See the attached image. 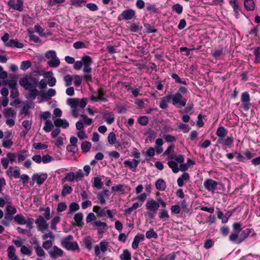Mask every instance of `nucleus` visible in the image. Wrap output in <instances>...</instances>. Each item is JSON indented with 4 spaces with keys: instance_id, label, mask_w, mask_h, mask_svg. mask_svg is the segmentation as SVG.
<instances>
[{
    "instance_id": "1",
    "label": "nucleus",
    "mask_w": 260,
    "mask_h": 260,
    "mask_svg": "<svg viewBox=\"0 0 260 260\" xmlns=\"http://www.w3.org/2000/svg\"><path fill=\"white\" fill-rule=\"evenodd\" d=\"M67 104L71 107L73 117L77 118L78 116L81 115L83 117V119L81 120L83 124L86 125H89L92 123V119L81 114L82 110L87 105L86 99H69L67 100Z\"/></svg>"
},
{
    "instance_id": "2",
    "label": "nucleus",
    "mask_w": 260,
    "mask_h": 260,
    "mask_svg": "<svg viewBox=\"0 0 260 260\" xmlns=\"http://www.w3.org/2000/svg\"><path fill=\"white\" fill-rule=\"evenodd\" d=\"M242 224L239 222H235L232 226V232L229 236V240L234 243L239 244L247 238L253 236L255 234L253 230L245 229L242 230Z\"/></svg>"
},
{
    "instance_id": "3",
    "label": "nucleus",
    "mask_w": 260,
    "mask_h": 260,
    "mask_svg": "<svg viewBox=\"0 0 260 260\" xmlns=\"http://www.w3.org/2000/svg\"><path fill=\"white\" fill-rule=\"evenodd\" d=\"M39 79L30 75H25L19 79V84L25 90H28L29 97L35 100L39 94L37 89Z\"/></svg>"
},
{
    "instance_id": "4",
    "label": "nucleus",
    "mask_w": 260,
    "mask_h": 260,
    "mask_svg": "<svg viewBox=\"0 0 260 260\" xmlns=\"http://www.w3.org/2000/svg\"><path fill=\"white\" fill-rule=\"evenodd\" d=\"M228 131L222 126H219L216 130L217 142L221 144L224 148L231 147L234 142L233 137H227Z\"/></svg>"
},
{
    "instance_id": "5",
    "label": "nucleus",
    "mask_w": 260,
    "mask_h": 260,
    "mask_svg": "<svg viewBox=\"0 0 260 260\" xmlns=\"http://www.w3.org/2000/svg\"><path fill=\"white\" fill-rule=\"evenodd\" d=\"M73 239V236L71 235L64 237L61 241V246L68 250H79L78 243L76 242H72Z\"/></svg>"
},
{
    "instance_id": "6",
    "label": "nucleus",
    "mask_w": 260,
    "mask_h": 260,
    "mask_svg": "<svg viewBox=\"0 0 260 260\" xmlns=\"http://www.w3.org/2000/svg\"><path fill=\"white\" fill-rule=\"evenodd\" d=\"M46 57L50 60L47 63L51 68H57L60 64V60L57 57L56 52L54 50H50L46 53Z\"/></svg>"
},
{
    "instance_id": "7",
    "label": "nucleus",
    "mask_w": 260,
    "mask_h": 260,
    "mask_svg": "<svg viewBox=\"0 0 260 260\" xmlns=\"http://www.w3.org/2000/svg\"><path fill=\"white\" fill-rule=\"evenodd\" d=\"M14 220L19 224H25L26 227L29 229H31L33 228L34 220L32 218L27 217V218H25L22 215L18 214L14 217Z\"/></svg>"
},
{
    "instance_id": "8",
    "label": "nucleus",
    "mask_w": 260,
    "mask_h": 260,
    "mask_svg": "<svg viewBox=\"0 0 260 260\" xmlns=\"http://www.w3.org/2000/svg\"><path fill=\"white\" fill-rule=\"evenodd\" d=\"M171 100L173 105L179 108L184 107L186 104V99L184 98L180 92H176L175 94L172 95Z\"/></svg>"
},
{
    "instance_id": "9",
    "label": "nucleus",
    "mask_w": 260,
    "mask_h": 260,
    "mask_svg": "<svg viewBox=\"0 0 260 260\" xmlns=\"http://www.w3.org/2000/svg\"><path fill=\"white\" fill-rule=\"evenodd\" d=\"M44 217L39 215L35 220V223L37 224L38 230L42 233H44L49 228V224L47 222Z\"/></svg>"
},
{
    "instance_id": "10",
    "label": "nucleus",
    "mask_w": 260,
    "mask_h": 260,
    "mask_svg": "<svg viewBox=\"0 0 260 260\" xmlns=\"http://www.w3.org/2000/svg\"><path fill=\"white\" fill-rule=\"evenodd\" d=\"M81 60L83 66V72H91V65L92 63V58L88 55H83L81 57Z\"/></svg>"
},
{
    "instance_id": "11",
    "label": "nucleus",
    "mask_w": 260,
    "mask_h": 260,
    "mask_svg": "<svg viewBox=\"0 0 260 260\" xmlns=\"http://www.w3.org/2000/svg\"><path fill=\"white\" fill-rule=\"evenodd\" d=\"M10 9L22 12L23 10V1L22 0H10L8 2Z\"/></svg>"
},
{
    "instance_id": "12",
    "label": "nucleus",
    "mask_w": 260,
    "mask_h": 260,
    "mask_svg": "<svg viewBox=\"0 0 260 260\" xmlns=\"http://www.w3.org/2000/svg\"><path fill=\"white\" fill-rule=\"evenodd\" d=\"M218 182L212 179H206L204 182V186L208 191L214 193L217 189Z\"/></svg>"
},
{
    "instance_id": "13",
    "label": "nucleus",
    "mask_w": 260,
    "mask_h": 260,
    "mask_svg": "<svg viewBox=\"0 0 260 260\" xmlns=\"http://www.w3.org/2000/svg\"><path fill=\"white\" fill-rule=\"evenodd\" d=\"M250 98L248 92L245 91L242 93L241 101L242 104V107L245 111H248L250 107Z\"/></svg>"
},
{
    "instance_id": "14",
    "label": "nucleus",
    "mask_w": 260,
    "mask_h": 260,
    "mask_svg": "<svg viewBox=\"0 0 260 260\" xmlns=\"http://www.w3.org/2000/svg\"><path fill=\"white\" fill-rule=\"evenodd\" d=\"M135 12L132 9H128L123 11L119 16V19L129 20L132 19L135 16Z\"/></svg>"
},
{
    "instance_id": "15",
    "label": "nucleus",
    "mask_w": 260,
    "mask_h": 260,
    "mask_svg": "<svg viewBox=\"0 0 260 260\" xmlns=\"http://www.w3.org/2000/svg\"><path fill=\"white\" fill-rule=\"evenodd\" d=\"M48 175L46 173H36L32 176V180L36 181L38 185H42L47 178Z\"/></svg>"
},
{
    "instance_id": "16",
    "label": "nucleus",
    "mask_w": 260,
    "mask_h": 260,
    "mask_svg": "<svg viewBox=\"0 0 260 260\" xmlns=\"http://www.w3.org/2000/svg\"><path fill=\"white\" fill-rule=\"evenodd\" d=\"M48 253L52 258H56L62 256L63 254V250L58 247L57 246H53L52 249L48 251Z\"/></svg>"
},
{
    "instance_id": "17",
    "label": "nucleus",
    "mask_w": 260,
    "mask_h": 260,
    "mask_svg": "<svg viewBox=\"0 0 260 260\" xmlns=\"http://www.w3.org/2000/svg\"><path fill=\"white\" fill-rule=\"evenodd\" d=\"M146 209L150 212L156 213L158 210L159 204L154 200L147 201L145 205Z\"/></svg>"
},
{
    "instance_id": "18",
    "label": "nucleus",
    "mask_w": 260,
    "mask_h": 260,
    "mask_svg": "<svg viewBox=\"0 0 260 260\" xmlns=\"http://www.w3.org/2000/svg\"><path fill=\"white\" fill-rule=\"evenodd\" d=\"M33 247L38 256L44 258L45 257L46 253L38 241L36 240L34 242Z\"/></svg>"
},
{
    "instance_id": "19",
    "label": "nucleus",
    "mask_w": 260,
    "mask_h": 260,
    "mask_svg": "<svg viewBox=\"0 0 260 260\" xmlns=\"http://www.w3.org/2000/svg\"><path fill=\"white\" fill-rule=\"evenodd\" d=\"M172 99L171 94H168L160 99L159 102V107L162 109H166L168 108V103H169Z\"/></svg>"
},
{
    "instance_id": "20",
    "label": "nucleus",
    "mask_w": 260,
    "mask_h": 260,
    "mask_svg": "<svg viewBox=\"0 0 260 260\" xmlns=\"http://www.w3.org/2000/svg\"><path fill=\"white\" fill-rule=\"evenodd\" d=\"M139 162V160L133 159L132 160L128 159L125 160L124 161V164L125 167H128L133 171H135Z\"/></svg>"
},
{
    "instance_id": "21",
    "label": "nucleus",
    "mask_w": 260,
    "mask_h": 260,
    "mask_svg": "<svg viewBox=\"0 0 260 260\" xmlns=\"http://www.w3.org/2000/svg\"><path fill=\"white\" fill-rule=\"evenodd\" d=\"M54 124L57 127H61L63 128H67L69 127V124L65 119L56 118L53 119Z\"/></svg>"
},
{
    "instance_id": "22",
    "label": "nucleus",
    "mask_w": 260,
    "mask_h": 260,
    "mask_svg": "<svg viewBox=\"0 0 260 260\" xmlns=\"http://www.w3.org/2000/svg\"><path fill=\"white\" fill-rule=\"evenodd\" d=\"M23 46L22 43L18 42L16 39H11L6 44V46L11 48H22L23 47Z\"/></svg>"
},
{
    "instance_id": "23",
    "label": "nucleus",
    "mask_w": 260,
    "mask_h": 260,
    "mask_svg": "<svg viewBox=\"0 0 260 260\" xmlns=\"http://www.w3.org/2000/svg\"><path fill=\"white\" fill-rule=\"evenodd\" d=\"M144 240V236L143 234H138L134 237L132 242V247L134 249H136L138 247L140 242Z\"/></svg>"
},
{
    "instance_id": "24",
    "label": "nucleus",
    "mask_w": 260,
    "mask_h": 260,
    "mask_svg": "<svg viewBox=\"0 0 260 260\" xmlns=\"http://www.w3.org/2000/svg\"><path fill=\"white\" fill-rule=\"evenodd\" d=\"M110 194V193L109 190L104 189L100 193L98 194L97 198L99 200L100 203L102 205H104L106 204L105 197H109Z\"/></svg>"
},
{
    "instance_id": "25",
    "label": "nucleus",
    "mask_w": 260,
    "mask_h": 260,
    "mask_svg": "<svg viewBox=\"0 0 260 260\" xmlns=\"http://www.w3.org/2000/svg\"><path fill=\"white\" fill-rule=\"evenodd\" d=\"M3 114L5 118H15L16 116V111L11 108H7L3 112Z\"/></svg>"
},
{
    "instance_id": "26",
    "label": "nucleus",
    "mask_w": 260,
    "mask_h": 260,
    "mask_svg": "<svg viewBox=\"0 0 260 260\" xmlns=\"http://www.w3.org/2000/svg\"><path fill=\"white\" fill-rule=\"evenodd\" d=\"M103 118L108 124H111L115 120L114 115L113 112H106L104 115Z\"/></svg>"
},
{
    "instance_id": "27",
    "label": "nucleus",
    "mask_w": 260,
    "mask_h": 260,
    "mask_svg": "<svg viewBox=\"0 0 260 260\" xmlns=\"http://www.w3.org/2000/svg\"><path fill=\"white\" fill-rule=\"evenodd\" d=\"M92 225L97 228L98 232H103V230H104L107 227V224L105 222H102L100 220H95L91 223Z\"/></svg>"
},
{
    "instance_id": "28",
    "label": "nucleus",
    "mask_w": 260,
    "mask_h": 260,
    "mask_svg": "<svg viewBox=\"0 0 260 260\" xmlns=\"http://www.w3.org/2000/svg\"><path fill=\"white\" fill-rule=\"evenodd\" d=\"M74 219L78 227H82L83 225V214L82 213H78L74 215Z\"/></svg>"
},
{
    "instance_id": "29",
    "label": "nucleus",
    "mask_w": 260,
    "mask_h": 260,
    "mask_svg": "<svg viewBox=\"0 0 260 260\" xmlns=\"http://www.w3.org/2000/svg\"><path fill=\"white\" fill-rule=\"evenodd\" d=\"M8 256L10 259H17V257L15 254L16 249L13 245L9 246L7 249Z\"/></svg>"
},
{
    "instance_id": "30",
    "label": "nucleus",
    "mask_w": 260,
    "mask_h": 260,
    "mask_svg": "<svg viewBox=\"0 0 260 260\" xmlns=\"http://www.w3.org/2000/svg\"><path fill=\"white\" fill-rule=\"evenodd\" d=\"M244 5L247 11H253L255 6L253 0H244Z\"/></svg>"
},
{
    "instance_id": "31",
    "label": "nucleus",
    "mask_w": 260,
    "mask_h": 260,
    "mask_svg": "<svg viewBox=\"0 0 260 260\" xmlns=\"http://www.w3.org/2000/svg\"><path fill=\"white\" fill-rule=\"evenodd\" d=\"M155 187L160 191H164L166 188V182L162 179H158L155 183Z\"/></svg>"
},
{
    "instance_id": "32",
    "label": "nucleus",
    "mask_w": 260,
    "mask_h": 260,
    "mask_svg": "<svg viewBox=\"0 0 260 260\" xmlns=\"http://www.w3.org/2000/svg\"><path fill=\"white\" fill-rule=\"evenodd\" d=\"M83 242L84 244L85 247L89 251L92 249V239L89 237L87 236L83 240Z\"/></svg>"
},
{
    "instance_id": "33",
    "label": "nucleus",
    "mask_w": 260,
    "mask_h": 260,
    "mask_svg": "<svg viewBox=\"0 0 260 260\" xmlns=\"http://www.w3.org/2000/svg\"><path fill=\"white\" fill-rule=\"evenodd\" d=\"M93 211L97 214L99 217H104L106 215L105 208H102L98 206H94L93 207Z\"/></svg>"
},
{
    "instance_id": "34",
    "label": "nucleus",
    "mask_w": 260,
    "mask_h": 260,
    "mask_svg": "<svg viewBox=\"0 0 260 260\" xmlns=\"http://www.w3.org/2000/svg\"><path fill=\"white\" fill-rule=\"evenodd\" d=\"M168 165L170 168L172 169V171L174 173H177L179 171V168H178V163L175 160H170L168 162Z\"/></svg>"
},
{
    "instance_id": "35",
    "label": "nucleus",
    "mask_w": 260,
    "mask_h": 260,
    "mask_svg": "<svg viewBox=\"0 0 260 260\" xmlns=\"http://www.w3.org/2000/svg\"><path fill=\"white\" fill-rule=\"evenodd\" d=\"M102 185L103 183L102 182V179L100 177H95L93 178L92 182L93 187L99 189L102 188Z\"/></svg>"
},
{
    "instance_id": "36",
    "label": "nucleus",
    "mask_w": 260,
    "mask_h": 260,
    "mask_svg": "<svg viewBox=\"0 0 260 260\" xmlns=\"http://www.w3.org/2000/svg\"><path fill=\"white\" fill-rule=\"evenodd\" d=\"M8 85L9 87L12 90V94L11 96H12L13 94H17V88H16V85L17 82L16 80H10L8 81Z\"/></svg>"
},
{
    "instance_id": "37",
    "label": "nucleus",
    "mask_w": 260,
    "mask_h": 260,
    "mask_svg": "<svg viewBox=\"0 0 260 260\" xmlns=\"http://www.w3.org/2000/svg\"><path fill=\"white\" fill-rule=\"evenodd\" d=\"M56 90L53 88L49 89L46 93L42 94V97L44 99H50L56 94Z\"/></svg>"
},
{
    "instance_id": "38",
    "label": "nucleus",
    "mask_w": 260,
    "mask_h": 260,
    "mask_svg": "<svg viewBox=\"0 0 260 260\" xmlns=\"http://www.w3.org/2000/svg\"><path fill=\"white\" fill-rule=\"evenodd\" d=\"M13 219V216L11 215L6 213L4 218L1 220V223L4 225L8 227L10 225V222Z\"/></svg>"
},
{
    "instance_id": "39",
    "label": "nucleus",
    "mask_w": 260,
    "mask_h": 260,
    "mask_svg": "<svg viewBox=\"0 0 260 260\" xmlns=\"http://www.w3.org/2000/svg\"><path fill=\"white\" fill-rule=\"evenodd\" d=\"M69 214L75 212L80 209V206L78 204L75 202L71 203L69 207Z\"/></svg>"
},
{
    "instance_id": "40",
    "label": "nucleus",
    "mask_w": 260,
    "mask_h": 260,
    "mask_svg": "<svg viewBox=\"0 0 260 260\" xmlns=\"http://www.w3.org/2000/svg\"><path fill=\"white\" fill-rule=\"evenodd\" d=\"M54 126L52 121L50 120H46L45 123V125L43 127V129L46 132H50L53 128Z\"/></svg>"
},
{
    "instance_id": "41",
    "label": "nucleus",
    "mask_w": 260,
    "mask_h": 260,
    "mask_svg": "<svg viewBox=\"0 0 260 260\" xmlns=\"http://www.w3.org/2000/svg\"><path fill=\"white\" fill-rule=\"evenodd\" d=\"M39 210L40 211H44L45 213L44 214V217L46 220H49L51 217L50 214V209L49 207H47L46 208L40 207L39 208Z\"/></svg>"
},
{
    "instance_id": "42",
    "label": "nucleus",
    "mask_w": 260,
    "mask_h": 260,
    "mask_svg": "<svg viewBox=\"0 0 260 260\" xmlns=\"http://www.w3.org/2000/svg\"><path fill=\"white\" fill-rule=\"evenodd\" d=\"M121 260H131V254L127 249H124L120 255Z\"/></svg>"
},
{
    "instance_id": "43",
    "label": "nucleus",
    "mask_w": 260,
    "mask_h": 260,
    "mask_svg": "<svg viewBox=\"0 0 260 260\" xmlns=\"http://www.w3.org/2000/svg\"><path fill=\"white\" fill-rule=\"evenodd\" d=\"M76 176L75 173L71 172L66 174L65 177L63 179V181H74L75 180Z\"/></svg>"
},
{
    "instance_id": "44",
    "label": "nucleus",
    "mask_w": 260,
    "mask_h": 260,
    "mask_svg": "<svg viewBox=\"0 0 260 260\" xmlns=\"http://www.w3.org/2000/svg\"><path fill=\"white\" fill-rule=\"evenodd\" d=\"M60 218L59 216L54 217L51 221L50 228L52 230H56V224L60 221Z\"/></svg>"
},
{
    "instance_id": "45",
    "label": "nucleus",
    "mask_w": 260,
    "mask_h": 260,
    "mask_svg": "<svg viewBox=\"0 0 260 260\" xmlns=\"http://www.w3.org/2000/svg\"><path fill=\"white\" fill-rule=\"evenodd\" d=\"M20 252L22 254L28 256H30L32 254V250L31 248L27 247L25 245H22L20 249Z\"/></svg>"
},
{
    "instance_id": "46",
    "label": "nucleus",
    "mask_w": 260,
    "mask_h": 260,
    "mask_svg": "<svg viewBox=\"0 0 260 260\" xmlns=\"http://www.w3.org/2000/svg\"><path fill=\"white\" fill-rule=\"evenodd\" d=\"M172 10L178 14H181L183 12V7L179 4H176L172 6Z\"/></svg>"
},
{
    "instance_id": "47",
    "label": "nucleus",
    "mask_w": 260,
    "mask_h": 260,
    "mask_svg": "<svg viewBox=\"0 0 260 260\" xmlns=\"http://www.w3.org/2000/svg\"><path fill=\"white\" fill-rule=\"evenodd\" d=\"M72 190L73 189L71 186L64 184L61 191V195L62 196H66L67 194L71 193Z\"/></svg>"
},
{
    "instance_id": "48",
    "label": "nucleus",
    "mask_w": 260,
    "mask_h": 260,
    "mask_svg": "<svg viewBox=\"0 0 260 260\" xmlns=\"http://www.w3.org/2000/svg\"><path fill=\"white\" fill-rule=\"evenodd\" d=\"M31 66V63L29 60L23 61L20 66V69L22 71H26Z\"/></svg>"
},
{
    "instance_id": "49",
    "label": "nucleus",
    "mask_w": 260,
    "mask_h": 260,
    "mask_svg": "<svg viewBox=\"0 0 260 260\" xmlns=\"http://www.w3.org/2000/svg\"><path fill=\"white\" fill-rule=\"evenodd\" d=\"M91 144L87 141L83 142L81 144V149L82 151L87 152L89 151L91 148Z\"/></svg>"
},
{
    "instance_id": "50",
    "label": "nucleus",
    "mask_w": 260,
    "mask_h": 260,
    "mask_svg": "<svg viewBox=\"0 0 260 260\" xmlns=\"http://www.w3.org/2000/svg\"><path fill=\"white\" fill-rule=\"evenodd\" d=\"M254 55L255 57L254 63L260 62V47H257L254 48L253 51Z\"/></svg>"
},
{
    "instance_id": "51",
    "label": "nucleus",
    "mask_w": 260,
    "mask_h": 260,
    "mask_svg": "<svg viewBox=\"0 0 260 260\" xmlns=\"http://www.w3.org/2000/svg\"><path fill=\"white\" fill-rule=\"evenodd\" d=\"M146 237L148 239L153 238L156 239L158 237L157 233L154 231L153 229H151L150 230L146 233Z\"/></svg>"
},
{
    "instance_id": "52",
    "label": "nucleus",
    "mask_w": 260,
    "mask_h": 260,
    "mask_svg": "<svg viewBox=\"0 0 260 260\" xmlns=\"http://www.w3.org/2000/svg\"><path fill=\"white\" fill-rule=\"evenodd\" d=\"M170 216L168 212L166 209H161L159 212V218L160 219H167L169 218Z\"/></svg>"
},
{
    "instance_id": "53",
    "label": "nucleus",
    "mask_w": 260,
    "mask_h": 260,
    "mask_svg": "<svg viewBox=\"0 0 260 260\" xmlns=\"http://www.w3.org/2000/svg\"><path fill=\"white\" fill-rule=\"evenodd\" d=\"M7 212L6 213L11 215L13 216V215L15 214L17 212L16 209L11 206V205H7L6 207Z\"/></svg>"
},
{
    "instance_id": "54",
    "label": "nucleus",
    "mask_w": 260,
    "mask_h": 260,
    "mask_svg": "<svg viewBox=\"0 0 260 260\" xmlns=\"http://www.w3.org/2000/svg\"><path fill=\"white\" fill-rule=\"evenodd\" d=\"M53 240H46L44 242H43L42 244V247L46 249V250H48L53 245Z\"/></svg>"
},
{
    "instance_id": "55",
    "label": "nucleus",
    "mask_w": 260,
    "mask_h": 260,
    "mask_svg": "<svg viewBox=\"0 0 260 260\" xmlns=\"http://www.w3.org/2000/svg\"><path fill=\"white\" fill-rule=\"evenodd\" d=\"M100 249L102 252H105L108 248V242L106 241H102L99 245Z\"/></svg>"
},
{
    "instance_id": "56",
    "label": "nucleus",
    "mask_w": 260,
    "mask_h": 260,
    "mask_svg": "<svg viewBox=\"0 0 260 260\" xmlns=\"http://www.w3.org/2000/svg\"><path fill=\"white\" fill-rule=\"evenodd\" d=\"M108 141L111 145H113L116 142L115 134L113 132H111L108 136Z\"/></svg>"
},
{
    "instance_id": "57",
    "label": "nucleus",
    "mask_w": 260,
    "mask_h": 260,
    "mask_svg": "<svg viewBox=\"0 0 260 260\" xmlns=\"http://www.w3.org/2000/svg\"><path fill=\"white\" fill-rule=\"evenodd\" d=\"M13 145V142L7 138L6 137L4 138L3 140V146L6 148H10L12 145Z\"/></svg>"
},
{
    "instance_id": "58",
    "label": "nucleus",
    "mask_w": 260,
    "mask_h": 260,
    "mask_svg": "<svg viewBox=\"0 0 260 260\" xmlns=\"http://www.w3.org/2000/svg\"><path fill=\"white\" fill-rule=\"evenodd\" d=\"M42 238L43 240H46L48 238H50L52 240H54L55 239V235L52 232L48 231L47 233H46L42 235Z\"/></svg>"
},
{
    "instance_id": "59",
    "label": "nucleus",
    "mask_w": 260,
    "mask_h": 260,
    "mask_svg": "<svg viewBox=\"0 0 260 260\" xmlns=\"http://www.w3.org/2000/svg\"><path fill=\"white\" fill-rule=\"evenodd\" d=\"M73 78L70 75H66L64 77V81L66 86H69L72 84Z\"/></svg>"
},
{
    "instance_id": "60",
    "label": "nucleus",
    "mask_w": 260,
    "mask_h": 260,
    "mask_svg": "<svg viewBox=\"0 0 260 260\" xmlns=\"http://www.w3.org/2000/svg\"><path fill=\"white\" fill-rule=\"evenodd\" d=\"M73 47L76 49L86 48L85 44L81 41H77L73 44Z\"/></svg>"
},
{
    "instance_id": "61",
    "label": "nucleus",
    "mask_w": 260,
    "mask_h": 260,
    "mask_svg": "<svg viewBox=\"0 0 260 260\" xmlns=\"http://www.w3.org/2000/svg\"><path fill=\"white\" fill-rule=\"evenodd\" d=\"M138 122L141 125H146L148 122V118L145 116H140L138 119Z\"/></svg>"
},
{
    "instance_id": "62",
    "label": "nucleus",
    "mask_w": 260,
    "mask_h": 260,
    "mask_svg": "<svg viewBox=\"0 0 260 260\" xmlns=\"http://www.w3.org/2000/svg\"><path fill=\"white\" fill-rule=\"evenodd\" d=\"M42 162L44 164H48L54 160V158L49 154L43 155L42 157Z\"/></svg>"
},
{
    "instance_id": "63",
    "label": "nucleus",
    "mask_w": 260,
    "mask_h": 260,
    "mask_svg": "<svg viewBox=\"0 0 260 260\" xmlns=\"http://www.w3.org/2000/svg\"><path fill=\"white\" fill-rule=\"evenodd\" d=\"M129 29L132 32H137L141 30L139 23H132L129 27Z\"/></svg>"
},
{
    "instance_id": "64",
    "label": "nucleus",
    "mask_w": 260,
    "mask_h": 260,
    "mask_svg": "<svg viewBox=\"0 0 260 260\" xmlns=\"http://www.w3.org/2000/svg\"><path fill=\"white\" fill-rule=\"evenodd\" d=\"M6 158L11 164L16 161V155L14 153L9 152L7 154Z\"/></svg>"
}]
</instances>
